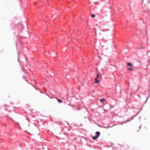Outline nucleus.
<instances>
[{"label":"nucleus","instance_id":"1","mask_svg":"<svg viewBox=\"0 0 150 150\" xmlns=\"http://www.w3.org/2000/svg\"><path fill=\"white\" fill-rule=\"evenodd\" d=\"M126 67L129 70H132V64L130 63H128Z\"/></svg>","mask_w":150,"mask_h":150},{"label":"nucleus","instance_id":"4","mask_svg":"<svg viewBox=\"0 0 150 150\" xmlns=\"http://www.w3.org/2000/svg\"><path fill=\"white\" fill-rule=\"evenodd\" d=\"M105 99L103 98L101 99L100 100V101L101 102H103L104 101H105Z\"/></svg>","mask_w":150,"mask_h":150},{"label":"nucleus","instance_id":"5","mask_svg":"<svg viewBox=\"0 0 150 150\" xmlns=\"http://www.w3.org/2000/svg\"><path fill=\"white\" fill-rule=\"evenodd\" d=\"M100 73L99 72L97 74V76H96V78H97V79H98L99 76H100Z\"/></svg>","mask_w":150,"mask_h":150},{"label":"nucleus","instance_id":"3","mask_svg":"<svg viewBox=\"0 0 150 150\" xmlns=\"http://www.w3.org/2000/svg\"><path fill=\"white\" fill-rule=\"evenodd\" d=\"M95 81L94 82V83H99V82L98 80L97 79L95 78Z\"/></svg>","mask_w":150,"mask_h":150},{"label":"nucleus","instance_id":"7","mask_svg":"<svg viewBox=\"0 0 150 150\" xmlns=\"http://www.w3.org/2000/svg\"><path fill=\"white\" fill-rule=\"evenodd\" d=\"M91 17H92V18H94L95 17V15H94V14H92L91 15Z\"/></svg>","mask_w":150,"mask_h":150},{"label":"nucleus","instance_id":"6","mask_svg":"<svg viewBox=\"0 0 150 150\" xmlns=\"http://www.w3.org/2000/svg\"><path fill=\"white\" fill-rule=\"evenodd\" d=\"M59 103L62 102V101L61 100H60L59 99H57Z\"/></svg>","mask_w":150,"mask_h":150},{"label":"nucleus","instance_id":"2","mask_svg":"<svg viewBox=\"0 0 150 150\" xmlns=\"http://www.w3.org/2000/svg\"><path fill=\"white\" fill-rule=\"evenodd\" d=\"M96 136H94L92 138L93 140L96 139L99 136L100 134V133L99 132H96Z\"/></svg>","mask_w":150,"mask_h":150}]
</instances>
